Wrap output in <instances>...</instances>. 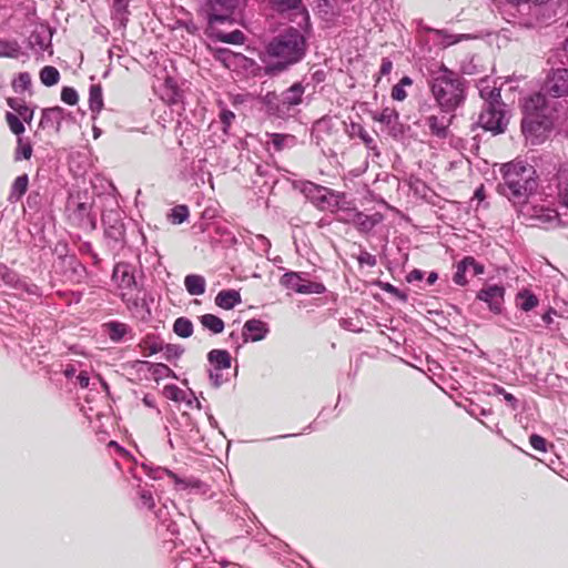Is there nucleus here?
Wrapping results in <instances>:
<instances>
[{"label":"nucleus","mask_w":568,"mask_h":568,"mask_svg":"<svg viewBox=\"0 0 568 568\" xmlns=\"http://www.w3.org/2000/svg\"><path fill=\"white\" fill-rule=\"evenodd\" d=\"M39 77L42 84L45 87H52L59 82L60 72L54 67L45 65L41 69Z\"/></svg>","instance_id":"7c9ffc66"},{"label":"nucleus","mask_w":568,"mask_h":568,"mask_svg":"<svg viewBox=\"0 0 568 568\" xmlns=\"http://www.w3.org/2000/svg\"><path fill=\"white\" fill-rule=\"evenodd\" d=\"M392 69H393V62L388 58H384L382 60V64H381V69H379L381 75L389 74Z\"/></svg>","instance_id":"680f3d73"},{"label":"nucleus","mask_w":568,"mask_h":568,"mask_svg":"<svg viewBox=\"0 0 568 568\" xmlns=\"http://www.w3.org/2000/svg\"><path fill=\"white\" fill-rule=\"evenodd\" d=\"M486 83V81H481V87L479 89V93L483 100L485 101V105L493 103H501L500 90L498 88H490Z\"/></svg>","instance_id":"c85d7f7f"},{"label":"nucleus","mask_w":568,"mask_h":568,"mask_svg":"<svg viewBox=\"0 0 568 568\" xmlns=\"http://www.w3.org/2000/svg\"><path fill=\"white\" fill-rule=\"evenodd\" d=\"M63 116L64 109L60 106L44 109L42 111L40 126L43 129L54 126L55 131H60Z\"/></svg>","instance_id":"4468645a"},{"label":"nucleus","mask_w":568,"mask_h":568,"mask_svg":"<svg viewBox=\"0 0 568 568\" xmlns=\"http://www.w3.org/2000/svg\"><path fill=\"white\" fill-rule=\"evenodd\" d=\"M558 196L560 203L568 209V170H561L558 174Z\"/></svg>","instance_id":"72a5a7b5"},{"label":"nucleus","mask_w":568,"mask_h":568,"mask_svg":"<svg viewBox=\"0 0 568 568\" xmlns=\"http://www.w3.org/2000/svg\"><path fill=\"white\" fill-rule=\"evenodd\" d=\"M207 361L212 365V368L216 369H229L232 364V357L225 349H212L207 354Z\"/></svg>","instance_id":"a211bd4d"},{"label":"nucleus","mask_w":568,"mask_h":568,"mask_svg":"<svg viewBox=\"0 0 568 568\" xmlns=\"http://www.w3.org/2000/svg\"><path fill=\"white\" fill-rule=\"evenodd\" d=\"M200 323L204 328L211 331L213 334H220L224 329V322L213 314H204L200 317Z\"/></svg>","instance_id":"393cba45"},{"label":"nucleus","mask_w":568,"mask_h":568,"mask_svg":"<svg viewBox=\"0 0 568 568\" xmlns=\"http://www.w3.org/2000/svg\"><path fill=\"white\" fill-rule=\"evenodd\" d=\"M216 4L223 8L229 13H232L239 6V0H214Z\"/></svg>","instance_id":"5fc2aeb1"},{"label":"nucleus","mask_w":568,"mask_h":568,"mask_svg":"<svg viewBox=\"0 0 568 568\" xmlns=\"http://www.w3.org/2000/svg\"><path fill=\"white\" fill-rule=\"evenodd\" d=\"M112 277L121 290L133 291L136 288L133 267L128 263H118L114 266Z\"/></svg>","instance_id":"9d476101"},{"label":"nucleus","mask_w":568,"mask_h":568,"mask_svg":"<svg viewBox=\"0 0 568 568\" xmlns=\"http://www.w3.org/2000/svg\"><path fill=\"white\" fill-rule=\"evenodd\" d=\"M504 297H505V288H504V286L497 285V284L485 285L477 293V298L479 301L485 302L488 305L489 310L495 314L501 313L503 305H504Z\"/></svg>","instance_id":"0eeeda50"},{"label":"nucleus","mask_w":568,"mask_h":568,"mask_svg":"<svg viewBox=\"0 0 568 568\" xmlns=\"http://www.w3.org/2000/svg\"><path fill=\"white\" fill-rule=\"evenodd\" d=\"M439 34L443 37V44H445V45H450V44L457 43L463 37V36L447 34L443 31H440Z\"/></svg>","instance_id":"bf43d9fd"},{"label":"nucleus","mask_w":568,"mask_h":568,"mask_svg":"<svg viewBox=\"0 0 568 568\" xmlns=\"http://www.w3.org/2000/svg\"><path fill=\"white\" fill-rule=\"evenodd\" d=\"M268 328L266 323L262 322L261 320H248L243 326V336L245 341H261L266 336Z\"/></svg>","instance_id":"f8f14e48"},{"label":"nucleus","mask_w":568,"mask_h":568,"mask_svg":"<svg viewBox=\"0 0 568 568\" xmlns=\"http://www.w3.org/2000/svg\"><path fill=\"white\" fill-rule=\"evenodd\" d=\"M325 290L326 288L322 283L310 282L303 278L302 285L298 288V294H322Z\"/></svg>","instance_id":"58836bf2"},{"label":"nucleus","mask_w":568,"mask_h":568,"mask_svg":"<svg viewBox=\"0 0 568 568\" xmlns=\"http://www.w3.org/2000/svg\"><path fill=\"white\" fill-rule=\"evenodd\" d=\"M303 94L304 87L301 83H294L282 93L281 102L290 109L291 106L297 105L302 102Z\"/></svg>","instance_id":"6ab92c4d"},{"label":"nucleus","mask_w":568,"mask_h":568,"mask_svg":"<svg viewBox=\"0 0 568 568\" xmlns=\"http://www.w3.org/2000/svg\"><path fill=\"white\" fill-rule=\"evenodd\" d=\"M501 181L497 185L500 195L515 206L526 205L537 189L534 166L523 161H511L500 168Z\"/></svg>","instance_id":"f257e3e1"},{"label":"nucleus","mask_w":568,"mask_h":568,"mask_svg":"<svg viewBox=\"0 0 568 568\" xmlns=\"http://www.w3.org/2000/svg\"><path fill=\"white\" fill-rule=\"evenodd\" d=\"M516 300L518 307L525 312H529L538 305V298L527 290L519 292Z\"/></svg>","instance_id":"bb28decb"},{"label":"nucleus","mask_w":568,"mask_h":568,"mask_svg":"<svg viewBox=\"0 0 568 568\" xmlns=\"http://www.w3.org/2000/svg\"><path fill=\"white\" fill-rule=\"evenodd\" d=\"M302 281H303V277H302L301 273L286 272L285 274L282 275L280 283L284 287L298 293V288L302 285Z\"/></svg>","instance_id":"c756f323"},{"label":"nucleus","mask_w":568,"mask_h":568,"mask_svg":"<svg viewBox=\"0 0 568 568\" xmlns=\"http://www.w3.org/2000/svg\"><path fill=\"white\" fill-rule=\"evenodd\" d=\"M234 119H235V114L232 111H230V110H225L224 109V110H222L220 112V120H221V122L223 124V132L225 134H227L229 129H230V126H231V124H232Z\"/></svg>","instance_id":"de8ad7c7"},{"label":"nucleus","mask_w":568,"mask_h":568,"mask_svg":"<svg viewBox=\"0 0 568 568\" xmlns=\"http://www.w3.org/2000/svg\"><path fill=\"white\" fill-rule=\"evenodd\" d=\"M168 476H169L170 478H172V479H173L174 484H175L178 487H180V488H182V489H185L186 487H189V483H186V480H185V479L180 478V477H179L178 475H175L174 473H172V471L168 470Z\"/></svg>","instance_id":"e2e57ef3"},{"label":"nucleus","mask_w":568,"mask_h":568,"mask_svg":"<svg viewBox=\"0 0 568 568\" xmlns=\"http://www.w3.org/2000/svg\"><path fill=\"white\" fill-rule=\"evenodd\" d=\"M407 97V93L405 91L404 88H402V85H394L393 89H392V98L394 100H397V101H403L405 100Z\"/></svg>","instance_id":"4d7b16f0"},{"label":"nucleus","mask_w":568,"mask_h":568,"mask_svg":"<svg viewBox=\"0 0 568 568\" xmlns=\"http://www.w3.org/2000/svg\"><path fill=\"white\" fill-rule=\"evenodd\" d=\"M89 106L92 112L99 113L103 108L102 89L99 84L90 87Z\"/></svg>","instance_id":"cd10ccee"},{"label":"nucleus","mask_w":568,"mask_h":568,"mask_svg":"<svg viewBox=\"0 0 568 568\" xmlns=\"http://www.w3.org/2000/svg\"><path fill=\"white\" fill-rule=\"evenodd\" d=\"M14 91H26L31 87V75L28 72H22L13 81L12 84Z\"/></svg>","instance_id":"c03bdc74"},{"label":"nucleus","mask_w":568,"mask_h":568,"mask_svg":"<svg viewBox=\"0 0 568 568\" xmlns=\"http://www.w3.org/2000/svg\"><path fill=\"white\" fill-rule=\"evenodd\" d=\"M519 207L524 215L537 223L548 224L556 221L559 223H566V221L561 219V214L554 209L546 207L544 205L529 206L528 203Z\"/></svg>","instance_id":"423d86ee"},{"label":"nucleus","mask_w":568,"mask_h":568,"mask_svg":"<svg viewBox=\"0 0 568 568\" xmlns=\"http://www.w3.org/2000/svg\"><path fill=\"white\" fill-rule=\"evenodd\" d=\"M184 352V348L175 344H166L162 346V353L166 361L178 359Z\"/></svg>","instance_id":"a19ab883"},{"label":"nucleus","mask_w":568,"mask_h":568,"mask_svg":"<svg viewBox=\"0 0 568 568\" xmlns=\"http://www.w3.org/2000/svg\"><path fill=\"white\" fill-rule=\"evenodd\" d=\"M529 443L532 446V448L538 450V452H546L547 450L546 439L544 437L537 435V434H532L529 437Z\"/></svg>","instance_id":"8fccbe9b"},{"label":"nucleus","mask_w":568,"mask_h":568,"mask_svg":"<svg viewBox=\"0 0 568 568\" xmlns=\"http://www.w3.org/2000/svg\"><path fill=\"white\" fill-rule=\"evenodd\" d=\"M241 302V295L235 290L221 291L215 297V304L224 310H232Z\"/></svg>","instance_id":"f3484780"},{"label":"nucleus","mask_w":568,"mask_h":568,"mask_svg":"<svg viewBox=\"0 0 568 568\" xmlns=\"http://www.w3.org/2000/svg\"><path fill=\"white\" fill-rule=\"evenodd\" d=\"M173 332L183 338H187L193 334V324L186 317H179L173 324Z\"/></svg>","instance_id":"473e14b6"},{"label":"nucleus","mask_w":568,"mask_h":568,"mask_svg":"<svg viewBox=\"0 0 568 568\" xmlns=\"http://www.w3.org/2000/svg\"><path fill=\"white\" fill-rule=\"evenodd\" d=\"M524 116L551 114L547 99L542 93H534L525 99L523 104Z\"/></svg>","instance_id":"1a4fd4ad"},{"label":"nucleus","mask_w":568,"mask_h":568,"mask_svg":"<svg viewBox=\"0 0 568 568\" xmlns=\"http://www.w3.org/2000/svg\"><path fill=\"white\" fill-rule=\"evenodd\" d=\"M113 1V4H112V8H113V11L118 14V16H123L128 12V3H129V0H112Z\"/></svg>","instance_id":"864d4df0"},{"label":"nucleus","mask_w":568,"mask_h":568,"mask_svg":"<svg viewBox=\"0 0 568 568\" xmlns=\"http://www.w3.org/2000/svg\"><path fill=\"white\" fill-rule=\"evenodd\" d=\"M149 366V372L155 381L164 379L168 377L176 378L175 373L165 364L144 362Z\"/></svg>","instance_id":"b1692460"},{"label":"nucleus","mask_w":568,"mask_h":568,"mask_svg":"<svg viewBox=\"0 0 568 568\" xmlns=\"http://www.w3.org/2000/svg\"><path fill=\"white\" fill-rule=\"evenodd\" d=\"M497 393L498 394H501L505 398V400L510 405V407L513 409H516L517 408V403L518 400L515 398L514 395H511L510 393H507L504 388L501 387H498L497 388Z\"/></svg>","instance_id":"6e6d98bb"},{"label":"nucleus","mask_w":568,"mask_h":568,"mask_svg":"<svg viewBox=\"0 0 568 568\" xmlns=\"http://www.w3.org/2000/svg\"><path fill=\"white\" fill-rule=\"evenodd\" d=\"M552 125L554 119L551 114L524 116L521 121L523 133L532 144L544 141Z\"/></svg>","instance_id":"20e7f679"},{"label":"nucleus","mask_w":568,"mask_h":568,"mask_svg":"<svg viewBox=\"0 0 568 568\" xmlns=\"http://www.w3.org/2000/svg\"><path fill=\"white\" fill-rule=\"evenodd\" d=\"M358 213L355 209H338V216L337 220L342 221L344 223H351L353 224V214Z\"/></svg>","instance_id":"3c124183"},{"label":"nucleus","mask_w":568,"mask_h":568,"mask_svg":"<svg viewBox=\"0 0 568 568\" xmlns=\"http://www.w3.org/2000/svg\"><path fill=\"white\" fill-rule=\"evenodd\" d=\"M108 234L114 239H120L123 234L122 225H112L111 229L108 231Z\"/></svg>","instance_id":"338daca9"},{"label":"nucleus","mask_w":568,"mask_h":568,"mask_svg":"<svg viewBox=\"0 0 568 568\" xmlns=\"http://www.w3.org/2000/svg\"><path fill=\"white\" fill-rule=\"evenodd\" d=\"M214 58L221 62L225 68L232 70L236 68H246L251 60L242 53H235L229 49H217L214 52Z\"/></svg>","instance_id":"9b49d317"},{"label":"nucleus","mask_w":568,"mask_h":568,"mask_svg":"<svg viewBox=\"0 0 568 568\" xmlns=\"http://www.w3.org/2000/svg\"><path fill=\"white\" fill-rule=\"evenodd\" d=\"M109 336L112 341L119 342L128 333L129 327L123 323L111 322L108 324Z\"/></svg>","instance_id":"e433bc0d"},{"label":"nucleus","mask_w":568,"mask_h":568,"mask_svg":"<svg viewBox=\"0 0 568 568\" xmlns=\"http://www.w3.org/2000/svg\"><path fill=\"white\" fill-rule=\"evenodd\" d=\"M189 217V209L186 205H178L172 209L170 219L173 224H181Z\"/></svg>","instance_id":"79ce46f5"},{"label":"nucleus","mask_w":568,"mask_h":568,"mask_svg":"<svg viewBox=\"0 0 568 568\" xmlns=\"http://www.w3.org/2000/svg\"><path fill=\"white\" fill-rule=\"evenodd\" d=\"M162 346L163 345L158 342H151V343L149 341L144 342V348H145V351H148L149 355L162 352Z\"/></svg>","instance_id":"13d9d810"},{"label":"nucleus","mask_w":568,"mask_h":568,"mask_svg":"<svg viewBox=\"0 0 568 568\" xmlns=\"http://www.w3.org/2000/svg\"><path fill=\"white\" fill-rule=\"evenodd\" d=\"M139 496H140L142 506H144L149 509H152L154 507V499H153L152 493L150 490L141 489L139 491Z\"/></svg>","instance_id":"603ef678"},{"label":"nucleus","mask_w":568,"mask_h":568,"mask_svg":"<svg viewBox=\"0 0 568 568\" xmlns=\"http://www.w3.org/2000/svg\"><path fill=\"white\" fill-rule=\"evenodd\" d=\"M467 272H470L471 275H478L484 273V265L476 262V260L473 257V264H469V270Z\"/></svg>","instance_id":"69168bd1"},{"label":"nucleus","mask_w":568,"mask_h":568,"mask_svg":"<svg viewBox=\"0 0 568 568\" xmlns=\"http://www.w3.org/2000/svg\"><path fill=\"white\" fill-rule=\"evenodd\" d=\"M61 100L69 105H75L79 101V95L73 88L64 87L61 91Z\"/></svg>","instance_id":"a18cd8bd"},{"label":"nucleus","mask_w":568,"mask_h":568,"mask_svg":"<svg viewBox=\"0 0 568 568\" xmlns=\"http://www.w3.org/2000/svg\"><path fill=\"white\" fill-rule=\"evenodd\" d=\"M75 205L74 214L75 217L82 221L84 216H89L90 206L84 202L74 203L72 200L69 202V209Z\"/></svg>","instance_id":"49530a36"},{"label":"nucleus","mask_w":568,"mask_h":568,"mask_svg":"<svg viewBox=\"0 0 568 568\" xmlns=\"http://www.w3.org/2000/svg\"><path fill=\"white\" fill-rule=\"evenodd\" d=\"M29 178L27 174L19 175L12 183L8 201L17 203L28 190Z\"/></svg>","instance_id":"aec40b11"},{"label":"nucleus","mask_w":568,"mask_h":568,"mask_svg":"<svg viewBox=\"0 0 568 568\" xmlns=\"http://www.w3.org/2000/svg\"><path fill=\"white\" fill-rule=\"evenodd\" d=\"M184 285L191 295H202L205 292V280L201 275L190 274L185 276Z\"/></svg>","instance_id":"4be33fe9"},{"label":"nucleus","mask_w":568,"mask_h":568,"mask_svg":"<svg viewBox=\"0 0 568 568\" xmlns=\"http://www.w3.org/2000/svg\"><path fill=\"white\" fill-rule=\"evenodd\" d=\"M32 155V146L29 142H23L21 138H18V146L16 149L14 159L17 161L24 159L29 160Z\"/></svg>","instance_id":"ea45409f"},{"label":"nucleus","mask_w":568,"mask_h":568,"mask_svg":"<svg viewBox=\"0 0 568 568\" xmlns=\"http://www.w3.org/2000/svg\"><path fill=\"white\" fill-rule=\"evenodd\" d=\"M353 225H355L361 232H369L375 225H377L383 216L379 213L366 215L363 212L353 214Z\"/></svg>","instance_id":"dca6fc26"},{"label":"nucleus","mask_w":568,"mask_h":568,"mask_svg":"<svg viewBox=\"0 0 568 568\" xmlns=\"http://www.w3.org/2000/svg\"><path fill=\"white\" fill-rule=\"evenodd\" d=\"M163 395L173 402L181 403L184 402L187 407L192 408L194 404L200 408V402L194 396L193 393L186 394L183 389L179 388L176 385H166L163 388Z\"/></svg>","instance_id":"ddd939ff"},{"label":"nucleus","mask_w":568,"mask_h":568,"mask_svg":"<svg viewBox=\"0 0 568 568\" xmlns=\"http://www.w3.org/2000/svg\"><path fill=\"white\" fill-rule=\"evenodd\" d=\"M545 90L555 98L568 95V69L554 70L547 77Z\"/></svg>","instance_id":"6e6552de"},{"label":"nucleus","mask_w":568,"mask_h":568,"mask_svg":"<svg viewBox=\"0 0 568 568\" xmlns=\"http://www.w3.org/2000/svg\"><path fill=\"white\" fill-rule=\"evenodd\" d=\"M288 139L290 136L275 134L273 138V144L275 149L281 150Z\"/></svg>","instance_id":"0e129e2a"},{"label":"nucleus","mask_w":568,"mask_h":568,"mask_svg":"<svg viewBox=\"0 0 568 568\" xmlns=\"http://www.w3.org/2000/svg\"><path fill=\"white\" fill-rule=\"evenodd\" d=\"M6 120H7V123H8L9 128H10V130L16 135H20L21 133L24 132V125H23V123L21 122V120L19 119L18 115H16V114H13L11 112H7Z\"/></svg>","instance_id":"37998d69"},{"label":"nucleus","mask_w":568,"mask_h":568,"mask_svg":"<svg viewBox=\"0 0 568 568\" xmlns=\"http://www.w3.org/2000/svg\"><path fill=\"white\" fill-rule=\"evenodd\" d=\"M358 262L361 264H366V265H369V266H374L376 264V258H375L374 255H372V254H369L367 252H364L358 257Z\"/></svg>","instance_id":"052dcab7"},{"label":"nucleus","mask_w":568,"mask_h":568,"mask_svg":"<svg viewBox=\"0 0 568 568\" xmlns=\"http://www.w3.org/2000/svg\"><path fill=\"white\" fill-rule=\"evenodd\" d=\"M469 264H473L471 256H466L457 264L453 278L456 284L462 286L467 284L466 272L469 270Z\"/></svg>","instance_id":"2f4dec72"},{"label":"nucleus","mask_w":568,"mask_h":568,"mask_svg":"<svg viewBox=\"0 0 568 568\" xmlns=\"http://www.w3.org/2000/svg\"><path fill=\"white\" fill-rule=\"evenodd\" d=\"M304 192H306L310 195L315 196L316 199H318L321 201H325L326 196L328 194L333 195V193L328 189H326L324 186L316 185V184L311 183V182L305 184Z\"/></svg>","instance_id":"4c0bfd02"},{"label":"nucleus","mask_w":568,"mask_h":568,"mask_svg":"<svg viewBox=\"0 0 568 568\" xmlns=\"http://www.w3.org/2000/svg\"><path fill=\"white\" fill-rule=\"evenodd\" d=\"M373 120L386 125H393L398 120V113L395 109L385 108L382 110V112L374 114Z\"/></svg>","instance_id":"f704fd0d"},{"label":"nucleus","mask_w":568,"mask_h":568,"mask_svg":"<svg viewBox=\"0 0 568 568\" xmlns=\"http://www.w3.org/2000/svg\"><path fill=\"white\" fill-rule=\"evenodd\" d=\"M209 376L212 385L216 388L226 382V378L224 377L222 369L211 368L209 371Z\"/></svg>","instance_id":"09e8293b"},{"label":"nucleus","mask_w":568,"mask_h":568,"mask_svg":"<svg viewBox=\"0 0 568 568\" xmlns=\"http://www.w3.org/2000/svg\"><path fill=\"white\" fill-rule=\"evenodd\" d=\"M504 108L505 104L503 102L484 105L478 116V125L484 130L491 131L494 133L504 132L507 125Z\"/></svg>","instance_id":"39448f33"},{"label":"nucleus","mask_w":568,"mask_h":568,"mask_svg":"<svg viewBox=\"0 0 568 568\" xmlns=\"http://www.w3.org/2000/svg\"><path fill=\"white\" fill-rule=\"evenodd\" d=\"M305 38L297 29L291 28L285 33L275 37L267 45V53L277 59V62L268 64L267 71H283L288 65L298 62L305 54Z\"/></svg>","instance_id":"f03ea898"},{"label":"nucleus","mask_w":568,"mask_h":568,"mask_svg":"<svg viewBox=\"0 0 568 568\" xmlns=\"http://www.w3.org/2000/svg\"><path fill=\"white\" fill-rule=\"evenodd\" d=\"M450 120L452 118L444 113L439 115H429L426 118V124L433 134L439 138H445L447 135V129L450 124Z\"/></svg>","instance_id":"2eb2a0df"},{"label":"nucleus","mask_w":568,"mask_h":568,"mask_svg":"<svg viewBox=\"0 0 568 568\" xmlns=\"http://www.w3.org/2000/svg\"><path fill=\"white\" fill-rule=\"evenodd\" d=\"M8 105L14 110L20 118L27 123H30L33 118V110H31L29 106H27L22 101H19L13 98H9L7 100Z\"/></svg>","instance_id":"a878e982"},{"label":"nucleus","mask_w":568,"mask_h":568,"mask_svg":"<svg viewBox=\"0 0 568 568\" xmlns=\"http://www.w3.org/2000/svg\"><path fill=\"white\" fill-rule=\"evenodd\" d=\"M349 136L359 138L363 143L371 150H375L376 144L374 139L369 135V133L359 123L352 122L348 130H347Z\"/></svg>","instance_id":"5701e85b"},{"label":"nucleus","mask_w":568,"mask_h":568,"mask_svg":"<svg viewBox=\"0 0 568 568\" xmlns=\"http://www.w3.org/2000/svg\"><path fill=\"white\" fill-rule=\"evenodd\" d=\"M216 38L224 43L231 44H243L245 41V36L240 30H234L232 32H220L216 34Z\"/></svg>","instance_id":"c9c22d12"},{"label":"nucleus","mask_w":568,"mask_h":568,"mask_svg":"<svg viewBox=\"0 0 568 568\" xmlns=\"http://www.w3.org/2000/svg\"><path fill=\"white\" fill-rule=\"evenodd\" d=\"M121 297L126 303V305L129 307H131V306H135L136 307L139 305V298L138 297H133V296H128V293H125V292L121 293Z\"/></svg>","instance_id":"774afa93"},{"label":"nucleus","mask_w":568,"mask_h":568,"mask_svg":"<svg viewBox=\"0 0 568 568\" xmlns=\"http://www.w3.org/2000/svg\"><path fill=\"white\" fill-rule=\"evenodd\" d=\"M430 90L444 113L454 111L465 99L462 79L445 65L432 71Z\"/></svg>","instance_id":"7ed1b4c3"},{"label":"nucleus","mask_w":568,"mask_h":568,"mask_svg":"<svg viewBox=\"0 0 568 568\" xmlns=\"http://www.w3.org/2000/svg\"><path fill=\"white\" fill-rule=\"evenodd\" d=\"M23 54L17 40L0 39V58L18 59Z\"/></svg>","instance_id":"412c9836"}]
</instances>
